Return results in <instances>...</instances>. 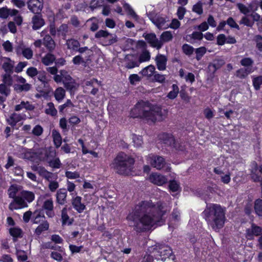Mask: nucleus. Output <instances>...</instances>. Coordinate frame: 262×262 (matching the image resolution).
I'll use <instances>...</instances> for the list:
<instances>
[{
  "label": "nucleus",
  "mask_w": 262,
  "mask_h": 262,
  "mask_svg": "<svg viewBox=\"0 0 262 262\" xmlns=\"http://www.w3.org/2000/svg\"><path fill=\"white\" fill-rule=\"evenodd\" d=\"M168 208L161 202L156 204L151 200L139 203L127 216L129 225L138 232L149 230L155 225L161 226L164 222L163 216Z\"/></svg>",
  "instance_id": "1"
},
{
  "label": "nucleus",
  "mask_w": 262,
  "mask_h": 262,
  "mask_svg": "<svg viewBox=\"0 0 262 262\" xmlns=\"http://www.w3.org/2000/svg\"><path fill=\"white\" fill-rule=\"evenodd\" d=\"M132 114L134 118L140 117L153 122L164 118L161 108L152 105L147 101H141L137 103L132 110Z\"/></svg>",
  "instance_id": "2"
},
{
  "label": "nucleus",
  "mask_w": 262,
  "mask_h": 262,
  "mask_svg": "<svg viewBox=\"0 0 262 262\" xmlns=\"http://www.w3.org/2000/svg\"><path fill=\"white\" fill-rule=\"evenodd\" d=\"M202 216L214 231H218L224 226L226 219L225 211L218 204H207L202 212Z\"/></svg>",
  "instance_id": "3"
},
{
  "label": "nucleus",
  "mask_w": 262,
  "mask_h": 262,
  "mask_svg": "<svg viewBox=\"0 0 262 262\" xmlns=\"http://www.w3.org/2000/svg\"><path fill=\"white\" fill-rule=\"evenodd\" d=\"M134 159L124 152H120L113 160L110 167L116 173L121 175H128L133 169Z\"/></svg>",
  "instance_id": "4"
},
{
  "label": "nucleus",
  "mask_w": 262,
  "mask_h": 262,
  "mask_svg": "<svg viewBox=\"0 0 262 262\" xmlns=\"http://www.w3.org/2000/svg\"><path fill=\"white\" fill-rule=\"evenodd\" d=\"M148 251L152 254L157 260H161L164 261L170 257H172V259L174 257V256L172 254V251L171 248L165 245H156L149 247Z\"/></svg>",
  "instance_id": "5"
},
{
  "label": "nucleus",
  "mask_w": 262,
  "mask_h": 262,
  "mask_svg": "<svg viewBox=\"0 0 262 262\" xmlns=\"http://www.w3.org/2000/svg\"><path fill=\"white\" fill-rule=\"evenodd\" d=\"M159 139L164 144L176 150L182 151L184 149V145L174 138L171 134L163 133L159 136Z\"/></svg>",
  "instance_id": "6"
},
{
  "label": "nucleus",
  "mask_w": 262,
  "mask_h": 262,
  "mask_svg": "<svg viewBox=\"0 0 262 262\" xmlns=\"http://www.w3.org/2000/svg\"><path fill=\"white\" fill-rule=\"evenodd\" d=\"M66 45L69 50L74 52H78L81 54L84 53L89 54L92 52V51L87 47H80L79 41L73 38L67 40Z\"/></svg>",
  "instance_id": "7"
},
{
  "label": "nucleus",
  "mask_w": 262,
  "mask_h": 262,
  "mask_svg": "<svg viewBox=\"0 0 262 262\" xmlns=\"http://www.w3.org/2000/svg\"><path fill=\"white\" fill-rule=\"evenodd\" d=\"M63 77L64 87L71 94H74L79 87L78 83L69 74L63 75Z\"/></svg>",
  "instance_id": "8"
},
{
  "label": "nucleus",
  "mask_w": 262,
  "mask_h": 262,
  "mask_svg": "<svg viewBox=\"0 0 262 262\" xmlns=\"http://www.w3.org/2000/svg\"><path fill=\"white\" fill-rule=\"evenodd\" d=\"M147 42L149 44L150 46L156 48L157 50L160 49L163 46L162 41H161L157 37L155 33H144L143 35Z\"/></svg>",
  "instance_id": "9"
},
{
  "label": "nucleus",
  "mask_w": 262,
  "mask_h": 262,
  "mask_svg": "<svg viewBox=\"0 0 262 262\" xmlns=\"http://www.w3.org/2000/svg\"><path fill=\"white\" fill-rule=\"evenodd\" d=\"M55 152L54 151H49L46 148H40L38 149L34 152L35 156L40 161H47L49 158H54L55 156Z\"/></svg>",
  "instance_id": "10"
},
{
  "label": "nucleus",
  "mask_w": 262,
  "mask_h": 262,
  "mask_svg": "<svg viewBox=\"0 0 262 262\" xmlns=\"http://www.w3.org/2000/svg\"><path fill=\"white\" fill-rule=\"evenodd\" d=\"M28 207L27 203L23 199L21 195L17 196L13 199L9 205L10 210H17Z\"/></svg>",
  "instance_id": "11"
},
{
  "label": "nucleus",
  "mask_w": 262,
  "mask_h": 262,
  "mask_svg": "<svg viewBox=\"0 0 262 262\" xmlns=\"http://www.w3.org/2000/svg\"><path fill=\"white\" fill-rule=\"evenodd\" d=\"M149 162L153 167L158 170L163 168L166 164L165 159L160 156H151L149 158Z\"/></svg>",
  "instance_id": "12"
},
{
  "label": "nucleus",
  "mask_w": 262,
  "mask_h": 262,
  "mask_svg": "<svg viewBox=\"0 0 262 262\" xmlns=\"http://www.w3.org/2000/svg\"><path fill=\"white\" fill-rule=\"evenodd\" d=\"M29 10L34 14H39L43 8L42 0H29L27 2Z\"/></svg>",
  "instance_id": "13"
},
{
  "label": "nucleus",
  "mask_w": 262,
  "mask_h": 262,
  "mask_svg": "<svg viewBox=\"0 0 262 262\" xmlns=\"http://www.w3.org/2000/svg\"><path fill=\"white\" fill-rule=\"evenodd\" d=\"M262 234V228L255 224L252 223L251 228L246 231V237L249 239H253L254 236H259Z\"/></svg>",
  "instance_id": "14"
},
{
  "label": "nucleus",
  "mask_w": 262,
  "mask_h": 262,
  "mask_svg": "<svg viewBox=\"0 0 262 262\" xmlns=\"http://www.w3.org/2000/svg\"><path fill=\"white\" fill-rule=\"evenodd\" d=\"M42 208L45 211L46 215L49 217L52 218L55 216V213L53 210V201L52 199L45 200L42 205Z\"/></svg>",
  "instance_id": "15"
},
{
  "label": "nucleus",
  "mask_w": 262,
  "mask_h": 262,
  "mask_svg": "<svg viewBox=\"0 0 262 262\" xmlns=\"http://www.w3.org/2000/svg\"><path fill=\"white\" fill-rule=\"evenodd\" d=\"M26 116L24 114H17L13 113L12 114L9 118L7 119L8 123L12 127H14L17 123L19 122L22 120H25Z\"/></svg>",
  "instance_id": "16"
},
{
  "label": "nucleus",
  "mask_w": 262,
  "mask_h": 262,
  "mask_svg": "<svg viewBox=\"0 0 262 262\" xmlns=\"http://www.w3.org/2000/svg\"><path fill=\"white\" fill-rule=\"evenodd\" d=\"M81 197L79 196L73 197L71 200V203L73 208L78 213H82L86 209L85 205L81 203Z\"/></svg>",
  "instance_id": "17"
},
{
  "label": "nucleus",
  "mask_w": 262,
  "mask_h": 262,
  "mask_svg": "<svg viewBox=\"0 0 262 262\" xmlns=\"http://www.w3.org/2000/svg\"><path fill=\"white\" fill-rule=\"evenodd\" d=\"M31 20L32 24V29L34 30L39 29L45 25V20L42 17V15L39 14H35Z\"/></svg>",
  "instance_id": "18"
},
{
  "label": "nucleus",
  "mask_w": 262,
  "mask_h": 262,
  "mask_svg": "<svg viewBox=\"0 0 262 262\" xmlns=\"http://www.w3.org/2000/svg\"><path fill=\"white\" fill-rule=\"evenodd\" d=\"M155 61L159 70L163 71L166 69L167 58L165 55L158 53L155 58Z\"/></svg>",
  "instance_id": "19"
},
{
  "label": "nucleus",
  "mask_w": 262,
  "mask_h": 262,
  "mask_svg": "<svg viewBox=\"0 0 262 262\" xmlns=\"http://www.w3.org/2000/svg\"><path fill=\"white\" fill-rule=\"evenodd\" d=\"M42 45L47 48L49 52H53L55 48V42L49 34L46 35L42 39Z\"/></svg>",
  "instance_id": "20"
},
{
  "label": "nucleus",
  "mask_w": 262,
  "mask_h": 262,
  "mask_svg": "<svg viewBox=\"0 0 262 262\" xmlns=\"http://www.w3.org/2000/svg\"><path fill=\"white\" fill-rule=\"evenodd\" d=\"M45 220V216L41 210H36L33 212L31 217V222L33 224H38L43 222Z\"/></svg>",
  "instance_id": "21"
},
{
  "label": "nucleus",
  "mask_w": 262,
  "mask_h": 262,
  "mask_svg": "<svg viewBox=\"0 0 262 262\" xmlns=\"http://www.w3.org/2000/svg\"><path fill=\"white\" fill-rule=\"evenodd\" d=\"M149 179L152 183L158 185H162L167 182L165 177L157 173L150 175Z\"/></svg>",
  "instance_id": "22"
},
{
  "label": "nucleus",
  "mask_w": 262,
  "mask_h": 262,
  "mask_svg": "<svg viewBox=\"0 0 262 262\" xmlns=\"http://www.w3.org/2000/svg\"><path fill=\"white\" fill-rule=\"evenodd\" d=\"M10 94V87L4 84H0V104L6 101Z\"/></svg>",
  "instance_id": "23"
},
{
  "label": "nucleus",
  "mask_w": 262,
  "mask_h": 262,
  "mask_svg": "<svg viewBox=\"0 0 262 262\" xmlns=\"http://www.w3.org/2000/svg\"><path fill=\"white\" fill-rule=\"evenodd\" d=\"M5 61L2 66L5 73L12 74L14 71V62L9 58L5 57Z\"/></svg>",
  "instance_id": "24"
},
{
  "label": "nucleus",
  "mask_w": 262,
  "mask_h": 262,
  "mask_svg": "<svg viewBox=\"0 0 262 262\" xmlns=\"http://www.w3.org/2000/svg\"><path fill=\"white\" fill-rule=\"evenodd\" d=\"M125 67L128 69H131L136 67H139V62L136 60L133 55H127L125 56Z\"/></svg>",
  "instance_id": "25"
},
{
  "label": "nucleus",
  "mask_w": 262,
  "mask_h": 262,
  "mask_svg": "<svg viewBox=\"0 0 262 262\" xmlns=\"http://www.w3.org/2000/svg\"><path fill=\"white\" fill-rule=\"evenodd\" d=\"M57 203L60 205H64L67 202V191L65 189H59L56 194Z\"/></svg>",
  "instance_id": "26"
},
{
  "label": "nucleus",
  "mask_w": 262,
  "mask_h": 262,
  "mask_svg": "<svg viewBox=\"0 0 262 262\" xmlns=\"http://www.w3.org/2000/svg\"><path fill=\"white\" fill-rule=\"evenodd\" d=\"M180 219L181 216L179 211L177 209H173L171 214V219L169 224V228H174V226L177 224Z\"/></svg>",
  "instance_id": "27"
},
{
  "label": "nucleus",
  "mask_w": 262,
  "mask_h": 262,
  "mask_svg": "<svg viewBox=\"0 0 262 262\" xmlns=\"http://www.w3.org/2000/svg\"><path fill=\"white\" fill-rule=\"evenodd\" d=\"M240 63L244 67V68L250 69L253 72L256 70V68L253 66L254 61L250 57L243 58L240 61Z\"/></svg>",
  "instance_id": "28"
},
{
  "label": "nucleus",
  "mask_w": 262,
  "mask_h": 262,
  "mask_svg": "<svg viewBox=\"0 0 262 262\" xmlns=\"http://www.w3.org/2000/svg\"><path fill=\"white\" fill-rule=\"evenodd\" d=\"M253 73L252 70L248 68H240L236 71L235 75L239 79H245L248 75Z\"/></svg>",
  "instance_id": "29"
},
{
  "label": "nucleus",
  "mask_w": 262,
  "mask_h": 262,
  "mask_svg": "<svg viewBox=\"0 0 262 262\" xmlns=\"http://www.w3.org/2000/svg\"><path fill=\"white\" fill-rule=\"evenodd\" d=\"M90 54H85V53H84L76 55L73 58L72 62L75 65H79L80 63H85V60H88Z\"/></svg>",
  "instance_id": "30"
},
{
  "label": "nucleus",
  "mask_w": 262,
  "mask_h": 262,
  "mask_svg": "<svg viewBox=\"0 0 262 262\" xmlns=\"http://www.w3.org/2000/svg\"><path fill=\"white\" fill-rule=\"evenodd\" d=\"M53 142L56 148H59L62 143V138L58 131L53 129L52 133Z\"/></svg>",
  "instance_id": "31"
},
{
  "label": "nucleus",
  "mask_w": 262,
  "mask_h": 262,
  "mask_svg": "<svg viewBox=\"0 0 262 262\" xmlns=\"http://www.w3.org/2000/svg\"><path fill=\"white\" fill-rule=\"evenodd\" d=\"M34 108L35 107L30 103L29 102L21 101L20 104L15 105L14 110L15 111H19L23 108H25L28 111H32Z\"/></svg>",
  "instance_id": "32"
},
{
  "label": "nucleus",
  "mask_w": 262,
  "mask_h": 262,
  "mask_svg": "<svg viewBox=\"0 0 262 262\" xmlns=\"http://www.w3.org/2000/svg\"><path fill=\"white\" fill-rule=\"evenodd\" d=\"M166 20L165 18L160 15L156 17L154 21L152 23L158 28L160 29H163L167 28V25H166Z\"/></svg>",
  "instance_id": "33"
},
{
  "label": "nucleus",
  "mask_w": 262,
  "mask_h": 262,
  "mask_svg": "<svg viewBox=\"0 0 262 262\" xmlns=\"http://www.w3.org/2000/svg\"><path fill=\"white\" fill-rule=\"evenodd\" d=\"M54 95L55 99L58 102H60L66 96V91L63 88L59 87L55 90Z\"/></svg>",
  "instance_id": "34"
},
{
  "label": "nucleus",
  "mask_w": 262,
  "mask_h": 262,
  "mask_svg": "<svg viewBox=\"0 0 262 262\" xmlns=\"http://www.w3.org/2000/svg\"><path fill=\"white\" fill-rule=\"evenodd\" d=\"M61 220L62 225H70L72 224V221L70 220L69 216L68 215V209L67 207H64L61 211Z\"/></svg>",
  "instance_id": "35"
},
{
  "label": "nucleus",
  "mask_w": 262,
  "mask_h": 262,
  "mask_svg": "<svg viewBox=\"0 0 262 262\" xmlns=\"http://www.w3.org/2000/svg\"><path fill=\"white\" fill-rule=\"evenodd\" d=\"M45 112L46 114L52 117L56 116L57 114V111L55 108L54 103L51 102L47 103V108Z\"/></svg>",
  "instance_id": "36"
},
{
  "label": "nucleus",
  "mask_w": 262,
  "mask_h": 262,
  "mask_svg": "<svg viewBox=\"0 0 262 262\" xmlns=\"http://www.w3.org/2000/svg\"><path fill=\"white\" fill-rule=\"evenodd\" d=\"M49 228V223L47 221H44L36 228L35 233L37 235H39L43 231L48 230Z\"/></svg>",
  "instance_id": "37"
},
{
  "label": "nucleus",
  "mask_w": 262,
  "mask_h": 262,
  "mask_svg": "<svg viewBox=\"0 0 262 262\" xmlns=\"http://www.w3.org/2000/svg\"><path fill=\"white\" fill-rule=\"evenodd\" d=\"M21 195L28 203L32 202L35 199L34 193L32 191L23 190L21 192Z\"/></svg>",
  "instance_id": "38"
},
{
  "label": "nucleus",
  "mask_w": 262,
  "mask_h": 262,
  "mask_svg": "<svg viewBox=\"0 0 262 262\" xmlns=\"http://www.w3.org/2000/svg\"><path fill=\"white\" fill-rule=\"evenodd\" d=\"M155 71V67L152 65H149L144 68L141 71V74L144 76L150 77Z\"/></svg>",
  "instance_id": "39"
},
{
  "label": "nucleus",
  "mask_w": 262,
  "mask_h": 262,
  "mask_svg": "<svg viewBox=\"0 0 262 262\" xmlns=\"http://www.w3.org/2000/svg\"><path fill=\"white\" fill-rule=\"evenodd\" d=\"M12 74L5 73L2 75V84H4L5 85H8L10 87L13 84V79Z\"/></svg>",
  "instance_id": "40"
},
{
  "label": "nucleus",
  "mask_w": 262,
  "mask_h": 262,
  "mask_svg": "<svg viewBox=\"0 0 262 262\" xmlns=\"http://www.w3.org/2000/svg\"><path fill=\"white\" fill-rule=\"evenodd\" d=\"M41 249H51L59 251H62L61 247L56 245L55 244H53L52 242H50L42 244L41 246Z\"/></svg>",
  "instance_id": "41"
},
{
  "label": "nucleus",
  "mask_w": 262,
  "mask_h": 262,
  "mask_svg": "<svg viewBox=\"0 0 262 262\" xmlns=\"http://www.w3.org/2000/svg\"><path fill=\"white\" fill-rule=\"evenodd\" d=\"M55 60V56L53 54L49 53L42 58V62L44 64L48 66L52 64Z\"/></svg>",
  "instance_id": "42"
},
{
  "label": "nucleus",
  "mask_w": 262,
  "mask_h": 262,
  "mask_svg": "<svg viewBox=\"0 0 262 262\" xmlns=\"http://www.w3.org/2000/svg\"><path fill=\"white\" fill-rule=\"evenodd\" d=\"M49 158L48 161L47 162L48 163L49 166L53 168H59L61 165L60 161L58 158H53L52 159Z\"/></svg>",
  "instance_id": "43"
},
{
  "label": "nucleus",
  "mask_w": 262,
  "mask_h": 262,
  "mask_svg": "<svg viewBox=\"0 0 262 262\" xmlns=\"http://www.w3.org/2000/svg\"><path fill=\"white\" fill-rule=\"evenodd\" d=\"M172 89V90L168 93L167 96V97L170 99H173L176 98L179 92V89L177 84H173Z\"/></svg>",
  "instance_id": "44"
},
{
  "label": "nucleus",
  "mask_w": 262,
  "mask_h": 262,
  "mask_svg": "<svg viewBox=\"0 0 262 262\" xmlns=\"http://www.w3.org/2000/svg\"><path fill=\"white\" fill-rule=\"evenodd\" d=\"M172 35L170 31L163 32L160 36V40L162 41L163 45L164 42H169L172 40Z\"/></svg>",
  "instance_id": "45"
},
{
  "label": "nucleus",
  "mask_w": 262,
  "mask_h": 262,
  "mask_svg": "<svg viewBox=\"0 0 262 262\" xmlns=\"http://www.w3.org/2000/svg\"><path fill=\"white\" fill-rule=\"evenodd\" d=\"M254 210L257 215L262 216V200L258 199L255 201Z\"/></svg>",
  "instance_id": "46"
},
{
  "label": "nucleus",
  "mask_w": 262,
  "mask_h": 262,
  "mask_svg": "<svg viewBox=\"0 0 262 262\" xmlns=\"http://www.w3.org/2000/svg\"><path fill=\"white\" fill-rule=\"evenodd\" d=\"M252 83L254 89L256 91L259 90L262 85V76L254 77L252 79Z\"/></svg>",
  "instance_id": "47"
},
{
  "label": "nucleus",
  "mask_w": 262,
  "mask_h": 262,
  "mask_svg": "<svg viewBox=\"0 0 262 262\" xmlns=\"http://www.w3.org/2000/svg\"><path fill=\"white\" fill-rule=\"evenodd\" d=\"M124 8L128 11V14L130 15L133 19L135 20H138L139 19V16L136 13L135 11L129 4H125Z\"/></svg>",
  "instance_id": "48"
},
{
  "label": "nucleus",
  "mask_w": 262,
  "mask_h": 262,
  "mask_svg": "<svg viewBox=\"0 0 262 262\" xmlns=\"http://www.w3.org/2000/svg\"><path fill=\"white\" fill-rule=\"evenodd\" d=\"M18 190L17 187L16 186L12 185L11 186L8 190V194L9 195V197L10 198L14 199L16 196V194L18 192Z\"/></svg>",
  "instance_id": "49"
},
{
  "label": "nucleus",
  "mask_w": 262,
  "mask_h": 262,
  "mask_svg": "<svg viewBox=\"0 0 262 262\" xmlns=\"http://www.w3.org/2000/svg\"><path fill=\"white\" fill-rule=\"evenodd\" d=\"M237 7L240 12L245 15H247L252 10L251 8L247 7L246 5L242 3H238L237 4Z\"/></svg>",
  "instance_id": "50"
},
{
  "label": "nucleus",
  "mask_w": 262,
  "mask_h": 262,
  "mask_svg": "<svg viewBox=\"0 0 262 262\" xmlns=\"http://www.w3.org/2000/svg\"><path fill=\"white\" fill-rule=\"evenodd\" d=\"M206 48L204 47H202L199 48H197L195 50V53H196V59L198 61H199L201 60L202 57L203 56V55L206 53Z\"/></svg>",
  "instance_id": "51"
},
{
  "label": "nucleus",
  "mask_w": 262,
  "mask_h": 262,
  "mask_svg": "<svg viewBox=\"0 0 262 262\" xmlns=\"http://www.w3.org/2000/svg\"><path fill=\"white\" fill-rule=\"evenodd\" d=\"M240 24H243L247 27H252L254 25V21L251 20L248 16H243L239 21Z\"/></svg>",
  "instance_id": "52"
},
{
  "label": "nucleus",
  "mask_w": 262,
  "mask_h": 262,
  "mask_svg": "<svg viewBox=\"0 0 262 262\" xmlns=\"http://www.w3.org/2000/svg\"><path fill=\"white\" fill-rule=\"evenodd\" d=\"M182 50L186 55L190 56L193 54L194 49L188 44H184L182 46Z\"/></svg>",
  "instance_id": "53"
},
{
  "label": "nucleus",
  "mask_w": 262,
  "mask_h": 262,
  "mask_svg": "<svg viewBox=\"0 0 262 262\" xmlns=\"http://www.w3.org/2000/svg\"><path fill=\"white\" fill-rule=\"evenodd\" d=\"M150 58V55L149 51L145 50L140 55L139 57V63L148 61Z\"/></svg>",
  "instance_id": "54"
},
{
  "label": "nucleus",
  "mask_w": 262,
  "mask_h": 262,
  "mask_svg": "<svg viewBox=\"0 0 262 262\" xmlns=\"http://www.w3.org/2000/svg\"><path fill=\"white\" fill-rule=\"evenodd\" d=\"M57 31L59 35L65 36L68 31V27L66 24H62L58 29Z\"/></svg>",
  "instance_id": "55"
},
{
  "label": "nucleus",
  "mask_w": 262,
  "mask_h": 262,
  "mask_svg": "<svg viewBox=\"0 0 262 262\" xmlns=\"http://www.w3.org/2000/svg\"><path fill=\"white\" fill-rule=\"evenodd\" d=\"M111 35V34L107 31L100 30L95 34V37L96 38H100L101 37L106 38Z\"/></svg>",
  "instance_id": "56"
},
{
  "label": "nucleus",
  "mask_w": 262,
  "mask_h": 262,
  "mask_svg": "<svg viewBox=\"0 0 262 262\" xmlns=\"http://www.w3.org/2000/svg\"><path fill=\"white\" fill-rule=\"evenodd\" d=\"M227 25H228L231 28H235L237 30H239V26L236 24L235 21L232 17H229L226 20Z\"/></svg>",
  "instance_id": "57"
},
{
  "label": "nucleus",
  "mask_w": 262,
  "mask_h": 262,
  "mask_svg": "<svg viewBox=\"0 0 262 262\" xmlns=\"http://www.w3.org/2000/svg\"><path fill=\"white\" fill-rule=\"evenodd\" d=\"M59 126L62 129V132H68L69 127H68L67 120L66 118H62L59 120Z\"/></svg>",
  "instance_id": "58"
},
{
  "label": "nucleus",
  "mask_w": 262,
  "mask_h": 262,
  "mask_svg": "<svg viewBox=\"0 0 262 262\" xmlns=\"http://www.w3.org/2000/svg\"><path fill=\"white\" fill-rule=\"evenodd\" d=\"M23 55L28 59L32 58L33 56V51L29 48H25L23 51Z\"/></svg>",
  "instance_id": "59"
},
{
  "label": "nucleus",
  "mask_w": 262,
  "mask_h": 262,
  "mask_svg": "<svg viewBox=\"0 0 262 262\" xmlns=\"http://www.w3.org/2000/svg\"><path fill=\"white\" fill-rule=\"evenodd\" d=\"M192 11L198 14H202L203 11L202 3L200 2L194 5L192 8Z\"/></svg>",
  "instance_id": "60"
},
{
  "label": "nucleus",
  "mask_w": 262,
  "mask_h": 262,
  "mask_svg": "<svg viewBox=\"0 0 262 262\" xmlns=\"http://www.w3.org/2000/svg\"><path fill=\"white\" fill-rule=\"evenodd\" d=\"M9 232L12 236L14 237H18L20 236L21 230L19 228H12L10 229Z\"/></svg>",
  "instance_id": "61"
},
{
  "label": "nucleus",
  "mask_w": 262,
  "mask_h": 262,
  "mask_svg": "<svg viewBox=\"0 0 262 262\" xmlns=\"http://www.w3.org/2000/svg\"><path fill=\"white\" fill-rule=\"evenodd\" d=\"M254 39L256 42V47L258 50L262 51V36L260 35H256L254 36Z\"/></svg>",
  "instance_id": "62"
},
{
  "label": "nucleus",
  "mask_w": 262,
  "mask_h": 262,
  "mask_svg": "<svg viewBox=\"0 0 262 262\" xmlns=\"http://www.w3.org/2000/svg\"><path fill=\"white\" fill-rule=\"evenodd\" d=\"M133 142L136 147H139L141 146L143 143L142 137L140 136H135L133 137Z\"/></svg>",
  "instance_id": "63"
},
{
  "label": "nucleus",
  "mask_w": 262,
  "mask_h": 262,
  "mask_svg": "<svg viewBox=\"0 0 262 262\" xmlns=\"http://www.w3.org/2000/svg\"><path fill=\"white\" fill-rule=\"evenodd\" d=\"M32 133L35 136H39L43 133V128L40 125H36L33 128Z\"/></svg>",
  "instance_id": "64"
}]
</instances>
